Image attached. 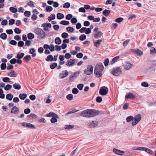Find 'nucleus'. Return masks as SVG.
Listing matches in <instances>:
<instances>
[{
	"instance_id": "58",
	"label": "nucleus",
	"mask_w": 156,
	"mask_h": 156,
	"mask_svg": "<svg viewBox=\"0 0 156 156\" xmlns=\"http://www.w3.org/2000/svg\"><path fill=\"white\" fill-rule=\"evenodd\" d=\"M109 62V60L108 58H106L104 60V64L105 66H107Z\"/></svg>"
},
{
	"instance_id": "36",
	"label": "nucleus",
	"mask_w": 156,
	"mask_h": 156,
	"mask_svg": "<svg viewBox=\"0 0 156 156\" xmlns=\"http://www.w3.org/2000/svg\"><path fill=\"white\" fill-rule=\"evenodd\" d=\"M12 85L10 84H7L5 87H4V89L5 90L7 91L10 90L12 88Z\"/></svg>"
},
{
	"instance_id": "4",
	"label": "nucleus",
	"mask_w": 156,
	"mask_h": 156,
	"mask_svg": "<svg viewBox=\"0 0 156 156\" xmlns=\"http://www.w3.org/2000/svg\"><path fill=\"white\" fill-rule=\"evenodd\" d=\"M122 71L121 69L119 67L113 68L110 73L113 75L117 76H119L122 73Z\"/></svg>"
},
{
	"instance_id": "45",
	"label": "nucleus",
	"mask_w": 156,
	"mask_h": 156,
	"mask_svg": "<svg viewBox=\"0 0 156 156\" xmlns=\"http://www.w3.org/2000/svg\"><path fill=\"white\" fill-rule=\"evenodd\" d=\"M144 147H133V149L135 150H140L143 151Z\"/></svg>"
},
{
	"instance_id": "63",
	"label": "nucleus",
	"mask_w": 156,
	"mask_h": 156,
	"mask_svg": "<svg viewBox=\"0 0 156 156\" xmlns=\"http://www.w3.org/2000/svg\"><path fill=\"white\" fill-rule=\"evenodd\" d=\"M151 51V54H153V53H154V54L156 53V50L155 48L154 47H152Z\"/></svg>"
},
{
	"instance_id": "19",
	"label": "nucleus",
	"mask_w": 156,
	"mask_h": 156,
	"mask_svg": "<svg viewBox=\"0 0 156 156\" xmlns=\"http://www.w3.org/2000/svg\"><path fill=\"white\" fill-rule=\"evenodd\" d=\"M59 117L57 115L54 116L51 119V122L52 123H55L57 121V118H58Z\"/></svg>"
},
{
	"instance_id": "12",
	"label": "nucleus",
	"mask_w": 156,
	"mask_h": 156,
	"mask_svg": "<svg viewBox=\"0 0 156 156\" xmlns=\"http://www.w3.org/2000/svg\"><path fill=\"white\" fill-rule=\"evenodd\" d=\"M135 98V95L131 92L126 93L125 97L126 99H132Z\"/></svg>"
},
{
	"instance_id": "18",
	"label": "nucleus",
	"mask_w": 156,
	"mask_h": 156,
	"mask_svg": "<svg viewBox=\"0 0 156 156\" xmlns=\"http://www.w3.org/2000/svg\"><path fill=\"white\" fill-rule=\"evenodd\" d=\"M133 64H131L128 62L126 63L124 66L125 69L126 70L129 69L132 66Z\"/></svg>"
},
{
	"instance_id": "38",
	"label": "nucleus",
	"mask_w": 156,
	"mask_h": 156,
	"mask_svg": "<svg viewBox=\"0 0 156 156\" xmlns=\"http://www.w3.org/2000/svg\"><path fill=\"white\" fill-rule=\"evenodd\" d=\"M9 10L10 11L14 13L16 12L17 11V9L13 7H10L9 8Z\"/></svg>"
},
{
	"instance_id": "11",
	"label": "nucleus",
	"mask_w": 156,
	"mask_h": 156,
	"mask_svg": "<svg viewBox=\"0 0 156 156\" xmlns=\"http://www.w3.org/2000/svg\"><path fill=\"white\" fill-rule=\"evenodd\" d=\"M98 122L96 121H94L91 122L88 125L89 128H94L98 125Z\"/></svg>"
},
{
	"instance_id": "43",
	"label": "nucleus",
	"mask_w": 156,
	"mask_h": 156,
	"mask_svg": "<svg viewBox=\"0 0 156 156\" xmlns=\"http://www.w3.org/2000/svg\"><path fill=\"white\" fill-rule=\"evenodd\" d=\"M60 23L62 25H66L69 24V23L68 21L62 20L60 22Z\"/></svg>"
},
{
	"instance_id": "25",
	"label": "nucleus",
	"mask_w": 156,
	"mask_h": 156,
	"mask_svg": "<svg viewBox=\"0 0 156 156\" xmlns=\"http://www.w3.org/2000/svg\"><path fill=\"white\" fill-rule=\"evenodd\" d=\"M133 119L139 122L140 121L141 119V115L140 114H138L134 117Z\"/></svg>"
},
{
	"instance_id": "34",
	"label": "nucleus",
	"mask_w": 156,
	"mask_h": 156,
	"mask_svg": "<svg viewBox=\"0 0 156 156\" xmlns=\"http://www.w3.org/2000/svg\"><path fill=\"white\" fill-rule=\"evenodd\" d=\"M66 30L69 32L73 33L74 30V29L72 27H69L66 28Z\"/></svg>"
},
{
	"instance_id": "62",
	"label": "nucleus",
	"mask_w": 156,
	"mask_h": 156,
	"mask_svg": "<svg viewBox=\"0 0 156 156\" xmlns=\"http://www.w3.org/2000/svg\"><path fill=\"white\" fill-rule=\"evenodd\" d=\"M118 24L117 23H113L111 25V28L112 29H115L118 26Z\"/></svg>"
},
{
	"instance_id": "39",
	"label": "nucleus",
	"mask_w": 156,
	"mask_h": 156,
	"mask_svg": "<svg viewBox=\"0 0 156 156\" xmlns=\"http://www.w3.org/2000/svg\"><path fill=\"white\" fill-rule=\"evenodd\" d=\"M57 114L54 113L50 112L47 114L46 116L47 117H53L54 116H55Z\"/></svg>"
},
{
	"instance_id": "53",
	"label": "nucleus",
	"mask_w": 156,
	"mask_h": 156,
	"mask_svg": "<svg viewBox=\"0 0 156 156\" xmlns=\"http://www.w3.org/2000/svg\"><path fill=\"white\" fill-rule=\"evenodd\" d=\"M24 45V43L22 41H20L18 43V46L19 47H22Z\"/></svg>"
},
{
	"instance_id": "7",
	"label": "nucleus",
	"mask_w": 156,
	"mask_h": 156,
	"mask_svg": "<svg viewBox=\"0 0 156 156\" xmlns=\"http://www.w3.org/2000/svg\"><path fill=\"white\" fill-rule=\"evenodd\" d=\"M99 111L95 109H90V117L97 116L99 115Z\"/></svg>"
},
{
	"instance_id": "22",
	"label": "nucleus",
	"mask_w": 156,
	"mask_h": 156,
	"mask_svg": "<svg viewBox=\"0 0 156 156\" xmlns=\"http://www.w3.org/2000/svg\"><path fill=\"white\" fill-rule=\"evenodd\" d=\"M47 62H52L53 61V56L51 55H49L45 59Z\"/></svg>"
},
{
	"instance_id": "20",
	"label": "nucleus",
	"mask_w": 156,
	"mask_h": 156,
	"mask_svg": "<svg viewBox=\"0 0 156 156\" xmlns=\"http://www.w3.org/2000/svg\"><path fill=\"white\" fill-rule=\"evenodd\" d=\"M25 54L23 52H19L16 56L15 57L19 59H20L22 58L24 55Z\"/></svg>"
},
{
	"instance_id": "16",
	"label": "nucleus",
	"mask_w": 156,
	"mask_h": 156,
	"mask_svg": "<svg viewBox=\"0 0 156 156\" xmlns=\"http://www.w3.org/2000/svg\"><path fill=\"white\" fill-rule=\"evenodd\" d=\"M8 76L11 77H16L17 76V73L14 70H11V71L8 74Z\"/></svg>"
},
{
	"instance_id": "5",
	"label": "nucleus",
	"mask_w": 156,
	"mask_h": 156,
	"mask_svg": "<svg viewBox=\"0 0 156 156\" xmlns=\"http://www.w3.org/2000/svg\"><path fill=\"white\" fill-rule=\"evenodd\" d=\"M93 66L91 65H88L87 66V69L84 70V73L86 75H90L93 73Z\"/></svg>"
},
{
	"instance_id": "27",
	"label": "nucleus",
	"mask_w": 156,
	"mask_h": 156,
	"mask_svg": "<svg viewBox=\"0 0 156 156\" xmlns=\"http://www.w3.org/2000/svg\"><path fill=\"white\" fill-rule=\"evenodd\" d=\"M13 98V95L10 93L7 94L6 96V98L9 101H11Z\"/></svg>"
},
{
	"instance_id": "56",
	"label": "nucleus",
	"mask_w": 156,
	"mask_h": 156,
	"mask_svg": "<svg viewBox=\"0 0 156 156\" xmlns=\"http://www.w3.org/2000/svg\"><path fill=\"white\" fill-rule=\"evenodd\" d=\"M31 112L29 108L25 109L24 110V113L26 114L30 113Z\"/></svg>"
},
{
	"instance_id": "40",
	"label": "nucleus",
	"mask_w": 156,
	"mask_h": 156,
	"mask_svg": "<svg viewBox=\"0 0 156 156\" xmlns=\"http://www.w3.org/2000/svg\"><path fill=\"white\" fill-rule=\"evenodd\" d=\"M96 101L98 103L101 102L102 101V98L101 97L99 96H98L96 99Z\"/></svg>"
},
{
	"instance_id": "24",
	"label": "nucleus",
	"mask_w": 156,
	"mask_h": 156,
	"mask_svg": "<svg viewBox=\"0 0 156 156\" xmlns=\"http://www.w3.org/2000/svg\"><path fill=\"white\" fill-rule=\"evenodd\" d=\"M57 66V64L56 62H52L50 65V67L51 69H53Z\"/></svg>"
},
{
	"instance_id": "8",
	"label": "nucleus",
	"mask_w": 156,
	"mask_h": 156,
	"mask_svg": "<svg viewBox=\"0 0 156 156\" xmlns=\"http://www.w3.org/2000/svg\"><path fill=\"white\" fill-rule=\"evenodd\" d=\"M130 51L136 54L139 56H141L143 54V52L138 49H131Z\"/></svg>"
},
{
	"instance_id": "49",
	"label": "nucleus",
	"mask_w": 156,
	"mask_h": 156,
	"mask_svg": "<svg viewBox=\"0 0 156 156\" xmlns=\"http://www.w3.org/2000/svg\"><path fill=\"white\" fill-rule=\"evenodd\" d=\"M74 126L73 125H65V128L66 129H70L73 128Z\"/></svg>"
},
{
	"instance_id": "6",
	"label": "nucleus",
	"mask_w": 156,
	"mask_h": 156,
	"mask_svg": "<svg viewBox=\"0 0 156 156\" xmlns=\"http://www.w3.org/2000/svg\"><path fill=\"white\" fill-rule=\"evenodd\" d=\"M108 88L105 86H103L101 87L99 91V94L101 95H106L108 93Z\"/></svg>"
},
{
	"instance_id": "59",
	"label": "nucleus",
	"mask_w": 156,
	"mask_h": 156,
	"mask_svg": "<svg viewBox=\"0 0 156 156\" xmlns=\"http://www.w3.org/2000/svg\"><path fill=\"white\" fill-rule=\"evenodd\" d=\"M61 36L63 38L66 39L67 37L68 36V34L64 32L62 33V34L61 35Z\"/></svg>"
},
{
	"instance_id": "23",
	"label": "nucleus",
	"mask_w": 156,
	"mask_h": 156,
	"mask_svg": "<svg viewBox=\"0 0 156 156\" xmlns=\"http://www.w3.org/2000/svg\"><path fill=\"white\" fill-rule=\"evenodd\" d=\"M111 12V11L107 9H105L103 12V14L106 16H108Z\"/></svg>"
},
{
	"instance_id": "64",
	"label": "nucleus",
	"mask_w": 156,
	"mask_h": 156,
	"mask_svg": "<svg viewBox=\"0 0 156 156\" xmlns=\"http://www.w3.org/2000/svg\"><path fill=\"white\" fill-rule=\"evenodd\" d=\"M138 122H139L138 121L135 120L133 118V119L132 120V126H134L136 125Z\"/></svg>"
},
{
	"instance_id": "60",
	"label": "nucleus",
	"mask_w": 156,
	"mask_h": 156,
	"mask_svg": "<svg viewBox=\"0 0 156 156\" xmlns=\"http://www.w3.org/2000/svg\"><path fill=\"white\" fill-rule=\"evenodd\" d=\"M123 20V19L122 17H119L117 18L115 20V21L118 23H119L121 22Z\"/></svg>"
},
{
	"instance_id": "1",
	"label": "nucleus",
	"mask_w": 156,
	"mask_h": 156,
	"mask_svg": "<svg viewBox=\"0 0 156 156\" xmlns=\"http://www.w3.org/2000/svg\"><path fill=\"white\" fill-rule=\"evenodd\" d=\"M104 68V66L102 63L100 62L97 64L94 68V74L98 76V77L102 76Z\"/></svg>"
},
{
	"instance_id": "44",
	"label": "nucleus",
	"mask_w": 156,
	"mask_h": 156,
	"mask_svg": "<svg viewBox=\"0 0 156 156\" xmlns=\"http://www.w3.org/2000/svg\"><path fill=\"white\" fill-rule=\"evenodd\" d=\"M46 9L47 12H51L53 10L52 7L50 6H47L46 7Z\"/></svg>"
},
{
	"instance_id": "52",
	"label": "nucleus",
	"mask_w": 156,
	"mask_h": 156,
	"mask_svg": "<svg viewBox=\"0 0 156 156\" xmlns=\"http://www.w3.org/2000/svg\"><path fill=\"white\" fill-rule=\"evenodd\" d=\"M24 15L26 16L29 17L31 15V13L29 11H26L24 14Z\"/></svg>"
},
{
	"instance_id": "15",
	"label": "nucleus",
	"mask_w": 156,
	"mask_h": 156,
	"mask_svg": "<svg viewBox=\"0 0 156 156\" xmlns=\"http://www.w3.org/2000/svg\"><path fill=\"white\" fill-rule=\"evenodd\" d=\"M113 151L116 154L118 155H122L124 153V152L121 151L116 148L113 149Z\"/></svg>"
},
{
	"instance_id": "50",
	"label": "nucleus",
	"mask_w": 156,
	"mask_h": 156,
	"mask_svg": "<svg viewBox=\"0 0 156 156\" xmlns=\"http://www.w3.org/2000/svg\"><path fill=\"white\" fill-rule=\"evenodd\" d=\"M70 6V4L69 2H66L64 5L63 7L64 8H68Z\"/></svg>"
},
{
	"instance_id": "10",
	"label": "nucleus",
	"mask_w": 156,
	"mask_h": 156,
	"mask_svg": "<svg viewBox=\"0 0 156 156\" xmlns=\"http://www.w3.org/2000/svg\"><path fill=\"white\" fill-rule=\"evenodd\" d=\"M68 73L67 70L62 71V73H60L59 76L61 78H63L66 77L68 75Z\"/></svg>"
},
{
	"instance_id": "14",
	"label": "nucleus",
	"mask_w": 156,
	"mask_h": 156,
	"mask_svg": "<svg viewBox=\"0 0 156 156\" xmlns=\"http://www.w3.org/2000/svg\"><path fill=\"white\" fill-rule=\"evenodd\" d=\"M103 35V33L100 31H98L94 34V36L95 38H99Z\"/></svg>"
},
{
	"instance_id": "51",
	"label": "nucleus",
	"mask_w": 156,
	"mask_h": 156,
	"mask_svg": "<svg viewBox=\"0 0 156 156\" xmlns=\"http://www.w3.org/2000/svg\"><path fill=\"white\" fill-rule=\"evenodd\" d=\"M24 41H26L25 42V45L27 46H29L31 44V41L29 40H23Z\"/></svg>"
},
{
	"instance_id": "48",
	"label": "nucleus",
	"mask_w": 156,
	"mask_h": 156,
	"mask_svg": "<svg viewBox=\"0 0 156 156\" xmlns=\"http://www.w3.org/2000/svg\"><path fill=\"white\" fill-rule=\"evenodd\" d=\"M0 67L1 69L2 70L5 69L6 67V64L5 63H2Z\"/></svg>"
},
{
	"instance_id": "47",
	"label": "nucleus",
	"mask_w": 156,
	"mask_h": 156,
	"mask_svg": "<svg viewBox=\"0 0 156 156\" xmlns=\"http://www.w3.org/2000/svg\"><path fill=\"white\" fill-rule=\"evenodd\" d=\"M0 37L2 39H6L7 38V35L5 33H3L1 34Z\"/></svg>"
},
{
	"instance_id": "30",
	"label": "nucleus",
	"mask_w": 156,
	"mask_h": 156,
	"mask_svg": "<svg viewBox=\"0 0 156 156\" xmlns=\"http://www.w3.org/2000/svg\"><path fill=\"white\" fill-rule=\"evenodd\" d=\"M31 59V57L29 55H27L25 56L23 58V59L26 61V62H27L30 60Z\"/></svg>"
},
{
	"instance_id": "26",
	"label": "nucleus",
	"mask_w": 156,
	"mask_h": 156,
	"mask_svg": "<svg viewBox=\"0 0 156 156\" xmlns=\"http://www.w3.org/2000/svg\"><path fill=\"white\" fill-rule=\"evenodd\" d=\"M13 88L15 89L19 90L21 88L20 85L18 83H15L13 85Z\"/></svg>"
},
{
	"instance_id": "32",
	"label": "nucleus",
	"mask_w": 156,
	"mask_h": 156,
	"mask_svg": "<svg viewBox=\"0 0 156 156\" xmlns=\"http://www.w3.org/2000/svg\"><path fill=\"white\" fill-rule=\"evenodd\" d=\"M55 16L54 14H52L50 15V16H49L48 18V20L49 21H51L52 20H53L55 19Z\"/></svg>"
},
{
	"instance_id": "31",
	"label": "nucleus",
	"mask_w": 156,
	"mask_h": 156,
	"mask_svg": "<svg viewBox=\"0 0 156 156\" xmlns=\"http://www.w3.org/2000/svg\"><path fill=\"white\" fill-rule=\"evenodd\" d=\"M78 111V110L74 109L72 110H70L69 112H68L67 113H66V115H68L69 114L77 112Z\"/></svg>"
},
{
	"instance_id": "41",
	"label": "nucleus",
	"mask_w": 156,
	"mask_h": 156,
	"mask_svg": "<svg viewBox=\"0 0 156 156\" xmlns=\"http://www.w3.org/2000/svg\"><path fill=\"white\" fill-rule=\"evenodd\" d=\"M79 91L76 88H73L72 90V92L74 94H76L78 93Z\"/></svg>"
},
{
	"instance_id": "46",
	"label": "nucleus",
	"mask_w": 156,
	"mask_h": 156,
	"mask_svg": "<svg viewBox=\"0 0 156 156\" xmlns=\"http://www.w3.org/2000/svg\"><path fill=\"white\" fill-rule=\"evenodd\" d=\"M27 127L28 128H30L32 129H35L36 128L35 127L34 125L30 123H27Z\"/></svg>"
},
{
	"instance_id": "13",
	"label": "nucleus",
	"mask_w": 156,
	"mask_h": 156,
	"mask_svg": "<svg viewBox=\"0 0 156 156\" xmlns=\"http://www.w3.org/2000/svg\"><path fill=\"white\" fill-rule=\"evenodd\" d=\"M19 112V109L16 106H14L11 110V113L14 114H17Z\"/></svg>"
},
{
	"instance_id": "57",
	"label": "nucleus",
	"mask_w": 156,
	"mask_h": 156,
	"mask_svg": "<svg viewBox=\"0 0 156 156\" xmlns=\"http://www.w3.org/2000/svg\"><path fill=\"white\" fill-rule=\"evenodd\" d=\"M50 48L49 49L51 51H55V47L52 44H51L49 45Z\"/></svg>"
},
{
	"instance_id": "9",
	"label": "nucleus",
	"mask_w": 156,
	"mask_h": 156,
	"mask_svg": "<svg viewBox=\"0 0 156 156\" xmlns=\"http://www.w3.org/2000/svg\"><path fill=\"white\" fill-rule=\"evenodd\" d=\"M75 59L74 58L71 59L70 60L67 61L66 65L68 66H72L75 62Z\"/></svg>"
},
{
	"instance_id": "2",
	"label": "nucleus",
	"mask_w": 156,
	"mask_h": 156,
	"mask_svg": "<svg viewBox=\"0 0 156 156\" xmlns=\"http://www.w3.org/2000/svg\"><path fill=\"white\" fill-rule=\"evenodd\" d=\"M35 32L38 35L39 38H43L45 36V34L44 32L41 29L37 28L35 30Z\"/></svg>"
},
{
	"instance_id": "55",
	"label": "nucleus",
	"mask_w": 156,
	"mask_h": 156,
	"mask_svg": "<svg viewBox=\"0 0 156 156\" xmlns=\"http://www.w3.org/2000/svg\"><path fill=\"white\" fill-rule=\"evenodd\" d=\"M10 79L8 77H5L3 78L2 79V81L3 82L5 83H8L9 82Z\"/></svg>"
},
{
	"instance_id": "29",
	"label": "nucleus",
	"mask_w": 156,
	"mask_h": 156,
	"mask_svg": "<svg viewBox=\"0 0 156 156\" xmlns=\"http://www.w3.org/2000/svg\"><path fill=\"white\" fill-rule=\"evenodd\" d=\"M119 56H117L113 58L111 62V64H113L116 62L118 60L119 58Z\"/></svg>"
},
{
	"instance_id": "54",
	"label": "nucleus",
	"mask_w": 156,
	"mask_h": 156,
	"mask_svg": "<svg viewBox=\"0 0 156 156\" xmlns=\"http://www.w3.org/2000/svg\"><path fill=\"white\" fill-rule=\"evenodd\" d=\"M14 32L17 34H19L21 33V30L18 28H15L14 30Z\"/></svg>"
},
{
	"instance_id": "37",
	"label": "nucleus",
	"mask_w": 156,
	"mask_h": 156,
	"mask_svg": "<svg viewBox=\"0 0 156 156\" xmlns=\"http://www.w3.org/2000/svg\"><path fill=\"white\" fill-rule=\"evenodd\" d=\"M133 117L131 115L128 116L126 118L127 122H130L133 119Z\"/></svg>"
},
{
	"instance_id": "61",
	"label": "nucleus",
	"mask_w": 156,
	"mask_h": 156,
	"mask_svg": "<svg viewBox=\"0 0 156 156\" xmlns=\"http://www.w3.org/2000/svg\"><path fill=\"white\" fill-rule=\"evenodd\" d=\"M141 85L144 87H147L149 86L148 83L146 82H143L141 83Z\"/></svg>"
},
{
	"instance_id": "17",
	"label": "nucleus",
	"mask_w": 156,
	"mask_h": 156,
	"mask_svg": "<svg viewBox=\"0 0 156 156\" xmlns=\"http://www.w3.org/2000/svg\"><path fill=\"white\" fill-rule=\"evenodd\" d=\"M102 41V40H97L94 41V45L96 47H98L100 45V42Z\"/></svg>"
},
{
	"instance_id": "3",
	"label": "nucleus",
	"mask_w": 156,
	"mask_h": 156,
	"mask_svg": "<svg viewBox=\"0 0 156 156\" xmlns=\"http://www.w3.org/2000/svg\"><path fill=\"white\" fill-rule=\"evenodd\" d=\"M90 109H88L82 111L80 113H77L76 116L80 115L81 116L86 117H90Z\"/></svg>"
},
{
	"instance_id": "33",
	"label": "nucleus",
	"mask_w": 156,
	"mask_h": 156,
	"mask_svg": "<svg viewBox=\"0 0 156 156\" xmlns=\"http://www.w3.org/2000/svg\"><path fill=\"white\" fill-rule=\"evenodd\" d=\"M66 98L69 101H71L73 99V96L72 94H69L66 96Z\"/></svg>"
},
{
	"instance_id": "21",
	"label": "nucleus",
	"mask_w": 156,
	"mask_h": 156,
	"mask_svg": "<svg viewBox=\"0 0 156 156\" xmlns=\"http://www.w3.org/2000/svg\"><path fill=\"white\" fill-rule=\"evenodd\" d=\"M27 94L25 93L20 94L19 95L20 99L22 100H24L27 98Z\"/></svg>"
},
{
	"instance_id": "35",
	"label": "nucleus",
	"mask_w": 156,
	"mask_h": 156,
	"mask_svg": "<svg viewBox=\"0 0 156 156\" xmlns=\"http://www.w3.org/2000/svg\"><path fill=\"white\" fill-rule=\"evenodd\" d=\"M34 37V35L31 33H30L27 34V37L28 39H33Z\"/></svg>"
},
{
	"instance_id": "42",
	"label": "nucleus",
	"mask_w": 156,
	"mask_h": 156,
	"mask_svg": "<svg viewBox=\"0 0 156 156\" xmlns=\"http://www.w3.org/2000/svg\"><path fill=\"white\" fill-rule=\"evenodd\" d=\"M84 87V85L82 83L79 84L77 85V88L80 90H81L83 89Z\"/></svg>"
},
{
	"instance_id": "28",
	"label": "nucleus",
	"mask_w": 156,
	"mask_h": 156,
	"mask_svg": "<svg viewBox=\"0 0 156 156\" xmlns=\"http://www.w3.org/2000/svg\"><path fill=\"white\" fill-rule=\"evenodd\" d=\"M64 17V15L61 13H58L57 15V19L59 20L62 19Z\"/></svg>"
}]
</instances>
